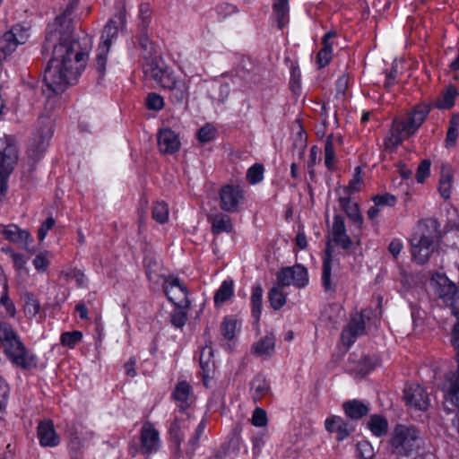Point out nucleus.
I'll use <instances>...</instances> for the list:
<instances>
[{
  "label": "nucleus",
  "instance_id": "17",
  "mask_svg": "<svg viewBox=\"0 0 459 459\" xmlns=\"http://www.w3.org/2000/svg\"><path fill=\"white\" fill-rule=\"evenodd\" d=\"M366 313L367 311H362L351 316L347 327L342 333V341L345 345L351 346L358 336L364 333Z\"/></svg>",
  "mask_w": 459,
  "mask_h": 459
},
{
  "label": "nucleus",
  "instance_id": "19",
  "mask_svg": "<svg viewBox=\"0 0 459 459\" xmlns=\"http://www.w3.org/2000/svg\"><path fill=\"white\" fill-rule=\"evenodd\" d=\"M404 399L408 405L420 411L426 410L429 403L426 391L418 384H411L405 387Z\"/></svg>",
  "mask_w": 459,
  "mask_h": 459
},
{
  "label": "nucleus",
  "instance_id": "32",
  "mask_svg": "<svg viewBox=\"0 0 459 459\" xmlns=\"http://www.w3.org/2000/svg\"><path fill=\"white\" fill-rule=\"evenodd\" d=\"M234 294V282L230 279L224 280L216 290L213 301L219 307L230 299Z\"/></svg>",
  "mask_w": 459,
  "mask_h": 459
},
{
  "label": "nucleus",
  "instance_id": "61",
  "mask_svg": "<svg viewBox=\"0 0 459 459\" xmlns=\"http://www.w3.org/2000/svg\"><path fill=\"white\" fill-rule=\"evenodd\" d=\"M11 257L13 262V265L17 270H22L25 268L28 259L25 255L13 252Z\"/></svg>",
  "mask_w": 459,
  "mask_h": 459
},
{
  "label": "nucleus",
  "instance_id": "56",
  "mask_svg": "<svg viewBox=\"0 0 459 459\" xmlns=\"http://www.w3.org/2000/svg\"><path fill=\"white\" fill-rule=\"evenodd\" d=\"M216 130L212 125H205L198 131V140L201 143H208L215 136Z\"/></svg>",
  "mask_w": 459,
  "mask_h": 459
},
{
  "label": "nucleus",
  "instance_id": "34",
  "mask_svg": "<svg viewBox=\"0 0 459 459\" xmlns=\"http://www.w3.org/2000/svg\"><path fill=\"white\" fill-rule=\"evenodd\" d=\"M458 91L454 86L447 87L436 100L435 106L439 109H449L455 105Z\"/></svg>",
  "mask_w": 459,
  "mask_h": 459
},
{
  "label": "nucleus",
  "instance_id": "21",
  "mask_svg": "<svg viewBox=\"0 0 459 459\" xmlns=\"http://www.w3.org/2000/svg\"><path fill=\"white\" fill-rule=\"evenodd\" d=\"M325 428L330 433H336L339 441L346 439L353 431V429L350 427L347 421L336 415H332L325 419Z\"/></svg>",
  "mask_w": 459,
  "mask_h": 459
},
{
  "label": "nucleus",
  "instance_id": "41",
  "mask_svg": "<svg viewBox=\"0 0 459 459\" xmlns=\"http://www.w3.org/2000/svg\"><path fill=\"white\" fill-rule=\"evenodd\" d=\"M82 339L81 331L65 332L61 334L60 342L63 346L74 349Z\"/></svg>",
  "mask_w": 459,
  "mask_h": 459
},
{
  "label": "nucleus",
  "instance_id": "8",
  "mask_svg": "<svg viewBox=\"0 0 459 459\" xmlns=\"http://www.w3.org/2000/svg\"><path fill=\"white\" fill-rule=\"evenodd\" d=\"M2 348L13 366L25 370L34 369L38 367L37 355L25 346L20 336L7 342Z\"/></svg>",
  "mask_w": 459,
  "mask_h": 459
},
{
  "label": "nucleus",
  "instance_id": "52",
  "mask_svg": "<svg viewBox=\"0 0 459 459\" xmlns=\"http://www.w3.org/2000/svg\"><path fill=\"white\" fill-rule=\"evenodd\" d=\"M362 185L363 179L361 177V168L356 167L353 178L350 180L349 185L346 187L347 191L350 194L358 192L361 189Z\"/></svg>",
  "mask_w": 459,
  "mask_h": 459
},
{
  "label": "nucleus",
  "instance_id": "55",
  "mask_svg": "<svg viewBox=\"0 0 459 459\" xmlns=\"http://www.w3.org/2000/svg\"><path fill=\"white\" fill-rule=\"evenodd\" d=\"M251 422L255 427H264L267 424L266 411L262 408H255L253 411Z\"/></svg>",
  "mask_w": 459,
  "mask_h": 459
},
{
  "label": "nucleus",
  "instance_id": "14",
  "mask_svg": "<svg viewBox=\"0 0 459 459\" xmlns=\"http://www.w3.org/2000/svg\"><path fill=\"white\" fill-rule=\"evenodd\" d=\"M140 450L144 455L157 453L160 446V432L150 421L143 424L140 431Z\"/></svg>",
  "mask_w": 459,
  "mask_h": 459
},
{
  "label": "nucleus",
  "instance_id": "50",
  "mask_svg": "<svg viewBox=\"0 0 459 459\" xmlns=\"http://www.w3.org/2000/svg\"><path fill=\"white\" fill-rule=\"evenodd\" d=\"M50 255L49 252L44 251L39 254H38L35 258L33 259V265L35 269L39 273H44L47 271L48 265H49V260L48 256Z\"/></svg>",
  "mask_w": 459,
  "mask_h": 459
},
{
  "label": "nucleus",
  "instance_id": "36",
  "mask_svg": "<svg viewBox=\"0 0 459 459\" xmlns=\"http://www.w3.org/2000/svg\"><path fill=\"white\" fill-rule=\"evenodd\" d=\"M263 303V288L260 284H255L252 288L251 293V305H252V316L258 321L262 312Z\"/></svg>",
  "mask_w": 459,
  "mask_h": 459
},
{
  "label": "nucleus",
  "instance_id": "24",
  "mask_svg": "<svg viewBox=\"0 0 459 459\" xmlns=\"http://www.w3.org/2000/svg\"><path fill=\"white\" fill-rule=\"evenodd\" d=\"M345 415L351 420H359L369 412L368 403L353 399L342 403Z\"/></svg>",
  "mask_w": 459,
  "mask_h": 459
},
{
  "label": "nucleus",
  "instance_id": "28",
  "mask_svg": "<svg viewBox=\"0 0 459 459\" xmlns=\"http://www.w3.org/2000/svg\"><path fill=\"white\" fill-rule=\"evenodd\" d=\"M388 420L381 414H372L367 421V428L377 437H384L388 431Z\"/></svg>",
  "mask_w": 459,
  "mask_h": 459
},
{
  "label": "nucleus",
  "instance_id": "33",
  "mask_svg": "<svg viewBox=\"0 0 459 459\" xmlns=\"http://www.w3.org/2000/svg\"><path fill=\"white\" fill-rule=\"evenodd\" d=\"M251 393L255 401H260L270 390L269 384L264 377L258 375L251 382Z\"/></svg>",
  "mask_w": 459,
  "mask_h": 459
},
{
  "label": "nucleus",
  "instance_id": "60",
  "mask_svg": "<svg viewBox=\"0 0 459 459\" xmlns=\"http://www.w3.org/2000/svg\"><path fill=\"white\" fill-rule=\"evenodd\" d=\"M55 225V220L52 217L48 218L40 226L38 231V238L43 241L50 229Z\"/></svg>",
  "mask_w": 459,
  "mask_h": 459
},
{
  "label": "nucleus",
  "instance_id": "27",
  "mask_svg": "<svg viewBox=\"0 0 459 459\" xmlns=\"http://www.w3.org/2000/svg\"><path fill=\"white\" fill-rule=\"evenodd\" d=\"M188 419L189 416L182 412L181 417H177L170 425V437L172 441L178 446H179L181 441L184 439L185 430L189 428V424L187 423Z\"/></svg>",
  "mask_w": 459,
  "mask_h": 459
},
{
  "label": "nucleus",
  "instance_id": "30",
  "mask_svg": "<svg viewBox=\"0 0 459 459\" xmlns=\"http://www.w3.org/2000/svg\"><path fill=\"white\" fill-rule=\"evenodd\" d=\"M453 180L452 168L447 164H443L441 167V176L439 179L438 191L441 196L447 200L451 196Z\"/></svg>",
  "mask_w": 459,
  "mask_h": 459
},
{
  "label": "nucleus",
  "instance_id": "23",
  "mask_svg": "<svg viewBox=\"0 0 459 459\" xmlns=\"http://www.w3.org/2000/svg\"><path fill=\"white\" fill-rule=\"evenodd\" d=\"M172 397L182 411L186 410L194 402L192 388L186 381L177 384L172 393Z\"/></svg>",
  "mask_w": 459,
  "mask_h": 459
},
{
  "label": "nucleus",
  "instance_id": "63",
  "mask_svg": "<svg viewBox=\"0 0 459 459\" xmlns=\"http://www.w3.org/2000/svg\"><path fill=\"white\" fill-rule=\"evenodd\" d=\"M66 277L74 280L78 286H83L86 281L84 273L80 270L71 271V273H66Z\"/></svg>",
  "mask_w": 459,
  "mask_h": 459
},
{
  "label": "nucleus",
  "instance_id": "16",
  "mask_svg": "<svg viewBox=\"0 0 459 459\" xmlns=\"http://www.w3.org/2000/svg\"><path fill=\"white\" fill-rule=\"evenodd\" d=\"M0 235H2L5 240L14 244H20L26 251L32 252V250L30 249V244L32 242L30 234L27 230L20 229L17 225L0 224Z\"/></svg>",
  "mask_w": 459,
  "mask_h": 459
},
{
  "label": "nucleus",
  "instance_id": "20",
  "mask_svg": "<svg viewBox=\"0 0 459 459\" xmlns=\"http://www.w3.org/2000/svg\"><path fill=\"white\" fill-rule=\"evenodd\" d=\"M434 281L437 285L436 292L437 296L443 299L445 304L453 306L457 292L455 284L444 275H437Z\"/></svg>",
  "mask_w": 459,
  "mask_h": 459
},
{
  "label": "nucleus",
  "instance_id": "35",
  "mask_svg": "<svg viewBox=\"0 0 459 459\" xmlns=\"http://www.w3.org/2000/svg\"><path fill=\"white\" fill-rule=\"evenodd\" d=\"M232 228L231 220L226 214L218 213L212 218V231L214 234L230 232Z\"/></svg>",
  "mask_w": 459,
  "mask_h": 459
},
{
  "label": "nucleus",
  "instance_id": "1",
  "mask_svg": "<svg viewBox=\"0 0 459 459\" xmlns=\"http://www.w3.org/2000/svg\"><path fill=\"white\" fill-rule=\"evenodd\" d=\"M76 2L69 4L64 13L50 25L46 46L53 44V56L44 74L48 90L54 94L64 92L74 84L84 70L92 48V38L87 34L75 37L68 16Z\"/></svg>",
  "mask_w": 459,
  "mask_h": 459
},
{
  "label": "nucleus",
  "instance_id": "62",
  "mask_svg": "<svg viewBox=\"0 0 459 459\" xmlns=\"http://www.w3.org/2000/svg\"><path fill=\"white\" fill-rule=\"evenodd\" d=\"M295 242H296V246L299 249H305L307 247V237H306V234H305L302 227L299 228V230H298L296 238H295Z\"/></svg>",
  "mask_w": 459,
  "mask_h": 459
},
{
  "label": "nucleus",
  "instance_id": "6",
  "mask_svg": "<svg viewBox=\"0 0 459 459\" xmlns=\"http://www.w3.org/2000/svg\"><path fill=\"white\" fill-rule=\"evenodd\" d=\"M126 26L125 14L120 13L115 18H112L105 25L100 42L97 48L95 68L100 75H104L106 72V65L108 61V54L118 33L124 30Z\"/></svg>",
  "mask_w": 459,
  "mask_h": 459
},
{
  "label": "nucleus",
  "instance_id": "54",
  "mask_svg": "<svg viewBox=\"0 0 459 459\" xmlns=\"http://www.w3.org/2000/svg\"><path fill=\"white\" fill-rule=\"evenodd\" d=\"M183 309L178 307L171 313L170 322L177 328H182L186 325L187 316L186 312Z\"/></svg>",
  "mask_w": 459,
  "mask_h": 459
},
{
  "label": "nucleus",
  "instance_id": "5",
  "mask_svg": "<svg viewBox=\"0 0 459 459\" xmlns=\"http://www.w3.org/2000/svg\"><path fill=\"white\" fill-rule=\"evenodd\" d=\"M435 238V221H419L411 237V255L417 264H423L429 260Z\"/></svg>",
  "mask_w": 459,
  "mask_h": 459
},
{
  "label": "nucleus",
  "instance_id": "13",
  "mask_svg": "<svg viewBox=\"0 0 459 459\" xmlns=\"http://www.w3.org/2000/svg\"><path fill=\"white\" fill-rule=\"evenodd\" d=\"M277 281L281 286L303 288L308 283L307 270L301 264L282 268L277 273Z\"/></svg>",
  "mask_w": 459,
  "mask_h": 459
},
{
  "label": "nucleus",
  "instance_id": "18",
  "mask_svg": "<svg viewBox=\"0 0 459 459\" xmlns=\"http://www.w3.org/2000/svg\"><path fill=\"white\" fill-rule=\"evenodd\" d=\"M158 147L164 154H173L179 151L181 142L179 135L170 128H162L157 134Z\"/></svg>",
  "mask_w": 459,
  "mask_h": 459
},
{
  "label": "nucleus",
  "instance_id": "51",
  "mask_svg": "<svg viewBox=\"0 0 459 459\" xmlns=\"http://www.w3.org/2000/svg\"><path fill=\"white\" fill-rule=\"evenodd\" d=\"M3 290V294L0 298V304L4 307L6 313L11 316L13 317L16 314V308L13 304V302L8 298L6 288V283H3V286L1 287Z\"/></svg>",
  "mask_w": 459,
  "mask_h": 459
},
{
  "label": "nucleus",
  "instance_id": "37",
  "mask_svg": "<svg viewBox=\"0 0 459 459\" xmlns=\"http://www.w3.org/2000/svg\"><path fill=\"white\" fill-rule=\"evenodd\" d=\"M332 255L329 247L325 250V256L323 258V272H322V283L325 290L332 289L331 283V273H332Z\"/></svg>",
  "mask_w": 459,
  "mask_h": 459
},
{
  "label": "nucleus",
  "instance_id": "58",
  "mask_svg": "<svg viewBox=\"0 0 459 459\" xmlns=\"http://www.w3.org/2000/svg\"><path fill=\"white\" fill-rule=\"evenodd\" d=\"M403 249V243L400 238H393L388 245V251L394 259H397L402 250Z\"/></svg>",
  "mask_w": 459,
  "mask_h": 459
},
{
  "label": "nucleus",
  "instance_id": "3",
  "mask_svg": "<svg viewBox=\"0 0 459 459\" xmlns=\"http://www.w3.org/2000/svg\"><path fill=\"white\" fill-rule=\"evenodd\" d=\"M420 447V430L413 425L400 423L390 433L386 451L394 459H416Z\"/></svg>",
  "mask_w": 459,
  "mask_h": 459
},
{
  "label": "nucleus",
  "instance_id": "46",
  "mask_svg": "<svg viewBox=\"0 0 459 459\" xmlns=\"http://www.w3.org/2000/svg\"><path fill=\"white\" fill-rule=\"evenodd\" d=\"M357 455L360 459H372L375 455L372 445L368 441H361L356 446Z\"/></svg>",
  "mask_w": 459,
  "mask_h": 459
},
{
  "label": "nucleus",
  "instance_id": "4",
  "mask_svg": "<svg viewBox=\"0 0 459 459\" xmlns=\"http://www.w3.org/2000/svg\"><path fill=\"white\" fill-rule=\"evenodd\" d=\"M429 106L420 104L414 107L404 118H396L393 122L389 141L393 145H398L405 139L414 134L421 126L429 115Z\"/></svg>",
  "mask_w": 459,
  "mask_h": 459
},
{
  "label": "nucleus",
  "instance_id": "38",
  "mask_svg": "<svg viewBox=\"0 0 459 459\" xmlns=\"http://www.w3.org/2000/svg\"><path fill=\"white\" fill-rule=\"evenodd\" d=\"M273 12L276 15L279 28L282 29L286 24L289 13L288 0H275Z\"/></svg>",
  "mask_w": 459,
  "mask_h": 459
},
{
  "label": "nucleus",
  "instance_id": "47",
  "mask_svg": "<svg viewBox=\"0 0 459 459\" xmlns=\"http://www.w3.org/2000/svg\"><path fill=\"white\" fill-rule=\"evenodd\" d=\"M25 305L24 310L27 315L31 316H36L40 309V305L38 299L31 294H26L24 298Z\"/></svg>",
  "mask_w": 459,
  "mask_h": 459
},
{
  "label": "nucleus",
  "instance_id": "40",
  "mask_svg": "<svg viewBox=\"0 0 459 459\" xmlns=\"http://www.w3.org/2000/svg\"><path fill=\"white\" fill-rule=\"evenodd\" d=\"M20 335L14 328L7 322L0 321V344L1 347L9 342L13 341Z\"/></svg>",
  "mask_w": 459,
  "mask_h": 459
},
{
  "label": "nucleus",
  "instance_id": "26",
  "mask_svg": "<svg viewBox=\"0 0 459 459\" xmlns=\"http://www.w3.org/2000/svg\"><path fill=\"white\" fill-rule=\"evenodd\" d=\"M334 31H328L325 34L322 39L323 48L319 50L316 56V64L319 68L326 66L333 56V45L330 39L335 37Z\"/></svg>",
  "mask_w": 459,
  "mask_h": 459
},
{
  "label": "nucleus",
  "instance_id": "15",
  "mask_svg": "<svg viewBox=\"0 0 459 459\" xmlns=\"http://www.w3.org/2000/svg\"><path fill=\"white\" fill-rule=\"evenodd\" d=\"M328 237L329 241L343 249H349L352 245V240L347 234L344 218L340 214H334Z\"/></svg>",
  "mask_w": 459,
  "mask_h": 459
},
{
  "label": "nucleus",
  "instance_id": "49",
  "mask_svg": "<svg viewBox=\"0 0 459 459\" xmlns=\"http://www.w3.org/2000/svg\"><path fill=\"white\" fill-rule=\"evenodd\" d=\"M237 330V321L232 318H225L221 324V331L222 335L228 339L231 340L235 336Z\"/></svg>",
  "mask_w": 459,
  "mask_h": 459
},
{
  "label": "nucleus",
  "instance_id": "7",
  "mask_svg": "<svg viewBox=\"0 0 459 459\" xmlns=\"http://www.w3.org/2000/svg\"><path fill=\"white\" fill-rule=\"evenodd\" d=\"M18 160V151L11 136L0 137V200L6 191L7 180Z\"/></svg>",
  "mask_w": 459,
  "mask_h": 459
},
{
  "label": "nucleus",
  "instance_id": "29",
  "mask_svg": "<svg viewBox=\"0 0 459 459\" xmlns=\"http://www.w3.org/2000/svg\"><path fill=\"white\" fill-rule=\"evenodd\" d=\"M339 204L351 221L357 224L359 228H361L363 224V217L360 213L359 204L351 202L350 197H340Z\"/></svg>",
  "mask_w": 459,
  "mask_h": 459
},
{
  "label": "nucleus",
  "instance_id": "53",
  "mask_svg": "<svg viewBox=\"0 0 459 459\" xmlns=\"http://www.w3.org/2000/svg\"><path fill=\"white\" fill-rule=\"evenodd\" d=\"M431 161L428 159L423 160L418 166L416 179L418 183H423L430 175Z\"/></svg>",
  "mask_w": 459,
  "mask_h": 459
},
{
  "label": "nucleus",
  "instance_id": "2",
  "mask_svg": "<svg viewBox=\"0 0 459 459\" xmlns=\"http://www.w3.org/2000/svg\"><path fill=\"white\" fill-rule=\"evenodd\" d=\"M145 74L151 76L160 87L169 91L172 102L182 104L190 92L189 82L178 76L160 58H152L144 66Z\"/></svg>",
  "mask_w": 459,
  "mask_h": 459
},
{
  "label": "nucleus",
  "instance_id": "43",
  "mask_svg": "<svg viewBox=\"0 0 459 459\" xmlns=\"http://www.w3.org/2000/svg\"><path fill=\"white\" fill-rule=\"evenodd\" d=\"M264 166L262 164L255 163L247 169V179L252 185L260 183L264 179Z\"/></svg>",
  "mask_w": 459,
  "mask_h": 459
},
{
  "label": "nucleus",
  "instance_id": "9",
  "mask_svg": "<svg viewBox=\"0 0 459 459\" xmlns=\"http://www.w3.org/2000/svg\"><path fill=\"white\" fill-rule=\"evenodd\" d=\"M163 290L168 299L178 308H188V290L178 277L169 276L164 280Z\"/></svg>",
  "mask_w": 459,
  "mask_h": 459
},
{
  "label": "nucleus",
  "instance_id": "11",
  "mask_svg": "<svg viewBox=\"0 0 459 459\" xmlns=\"http://www.w3.org/2000/svg\"><path fill=\"white\" fill-rule=\"evenodd\" d=\"M52 135V121L48 117H40L39 120V128L30 140L29 152L33 157L39 156L47 149Z\"/></svg>",
  "mask_w": 459,
  "mask_h": 459
},
{
  "label": "nucleus",
  "instance_id": "44",
  "mask_svg": "<svg viewBox=\"0 0 459 459\" xmlns=\"http://www.w3.org/2000/svg\"><path fill=\"white\" fill-rule=\"evenodd\" d=\"M212 355V350L211 347L203 348L200 354V366L204 373V380L209 377V371L211 367L210 358Z\"/></svg>",
  "mask_w": 459,
  "mask_h": 459
},
{
  "label": "nucleus",
  "instance_id": "48",
  "mask_svg": "<svg viewBox=\"0 0 459 459\" xmlns=\"http://www.w3.org/2000/svg\"><path fill=\"white\" fill-rule=\"evenodd\" d=\"M146 107L151 110H161L164 107V100L163 98L155 92H151L148 94L146 100Z\"/></svg>",
  "mask_w": 459,
  "mask_h": 459
},
{
  "label": "nucleus",
  "instance_id": "39",
  "mask_svg": "<svg viewBox=\"0 0 459 459\" xmlns=\"http://www.w3.org/2000/svg\"><path fill=\"white\" fill-rule=\"evenodd\" d=\"M281 287L279 286L272 288L269 292V301L272 307L275 310L281 308L286 303V295L281 290Z\"/></svg>",
  "mask_w": 459,
  "mask_h": 459
},
{
  "label": "nucleus",
  "instance_id": "12",
  "mask_svg": "<svg viewBox=\"0 0 459 459\" xmlns=\"http://www.w3.org/2000/svg\"><path fill=\"white\" fill-rule=\"evenodd\" d=\"M220 207L224 212H235L245 201V191L239 185H226L220 190Z\"/></svg>",
  "mask_w": 459,
  "mask_h": 459
},
{
  "label": "nucleus",
  "instance_id": "42",
  "mask_svg": "<svg viewBox=\"0 0 459 459\" xmlns=\"http://www.w3.org/2000/svg\"><path fill=\"white\" fill-rule=\"evenodd\" d=\"M169 207L165 202H156L152 206V219L163 224L169 220Z\"/></svg>",
  "mask_w": 459,
  "mask_h": 459
},
{
  "label": "nucleus",
  "instance_id": "64",
  "mask_svg": "<svg viewBox=\"0 0 459 459\" xmlns=\"http://www.w3.org/2000/svg\"><path fill=\"white\" fill-rule=\"evenodd\" d=\"M397 70L394 66L392 67L391 71L386 74L385 86L389 88L394 84Z\"/></svg>",
  "mask_w": 459,
  "mask_h": 459
},
{
  "label": "nucleus",
  "instance_id": "25",
  "mask_svg": "<svg viewBox=\"0 0 459 459\" xmlns=\"http://www.w3.org/2000/svg\"><path fill=\"white\" fill-rule=\"evenodd\" d=\"M275 349V336L268 333L258 340L252 346V352L258 357L269 358L273 356Z\"/></svg>",
  "mask_w": 459,
  "mask_h": 459
},
{
  "label": "nucleus",
  "instance_id": "57",
  "mask_svg": "<svg viewBox=\"0 0 459 459\" xmlns=\"http://www.w3.org/2000/svg\"><path fill=\"white\" fill-rule=\"evenodd\" d=\"M373 202L375 204L383 208V206H394L396 203V198L394 195L390 194L376 195L373 197Z\"/></svg>",
  "mask_w": 459,
  "mask_h": 459
},
{
  "label": "nucleus",
  "instance_id": "22",
  "mask_svg": "<svg viewBox=\"0 0 459 459\" xmlns=\"http://www.w3.org/2000/svg\"><path fill=\"white\" fill-rule=\"evenodd\" d=\"M38 437L42 446H56L60 438L51 420H43L38 426Z\"/></svg>",
  "mask_w": 459,
  "mask_h": 459
},
{
  "label": "nucleus",
  "instance_id": "45",
  "mask_svg": "<svg viewBox=\"0 0 459 459\" xmlns=\"http://www.w3.org/2000/svg\"><path fill=\"white\" fill-rule=\"evenodd\" d=\"M152 17L151 5L148 3H143L139 7V19L141 22L139 29L147 30Z\"/></svg>",
  "mask_w": 459,
  "mask_h": 459
},
{
  "label": "nucleus",
  "instance_id": "59",
  "mask_svg": "<svg viewBox=\"0 0 459 459\" xmlns=\"http://www.w3.org/2000/svg\"><path fill=\"white\" fill-rule=\"evenodd\" d=\"M140 36H139V45L141 48L146 51L148 54H152V43L149 39L148 35L146 34V30L139 29Z\"/></svg>",
  "mask_w": 459,
  "mask_h": 459
},
{
  "label": "nucleus",
  "instance_id": "31",
  "mask_svg": "<svg viewBox=\"0 0 459 459\" xmlns=\"http://www.w3.org/2000/svg\"><path fill=\"white\" fill-rule=\"evenodd\" d=\"M342 138L330 134L327 136L325 143V164L329 169L334 168L335 163V143H341Z\"/></svg>",
  "mask_w": 459,
  "mask_h": 459
},
{
  "label": "nucleus",
  "instance_id": "10",
  "mask_svg": "<svg viewBox=\"0 0 459 459\" xmlns=\"http://www.w3.org/2000/svg\"><path fill=\"white\" fill-rule=\"evenodd\" d=\"M29 31L21 25L13 26L0 38V55L4 59L13 54L19 45L26 43Z\"/></svg>",
  "mask_w": 459,
  "mask_h": 459
}]
</instances>
